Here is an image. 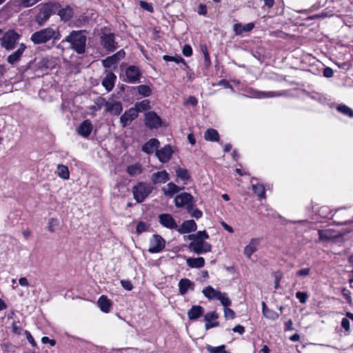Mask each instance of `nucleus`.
<instances>
[{"mask_svg":"<svg viewBox=\"0 0 353 353\" xmlns=\"http://www.w3.org/2000/svg\"><path fill=\"white\" fill-rule=\"evenodd\" d=\"M61 34L57 28L48 27L34 32L30 37V41L34 44H43L50 40L57 41L61 39Z\"/></svg>","mask_w":353,"mask_h":353,"instance_id":"nucleus-1","label":"nucleus"},{"mask_svg":"<svg viewBox=\"0 0 353 353\" xmlns=\"http://www.w3.org/2000/svg\"><path fill=\"white\" fill-rule=\"evenodd\" d=\"M63 42L70 43L71 48L78 54L85 52L86 36L83 30H73L67 36Z\"/></svg>","mask_w":353,"mask_h":353,"instance_id":"nucleus-2","label":"nucleus"},{"mask_svg":"<svg viewBox=\"0 0 353 353\" xmlns=\"http://www.w3.org/2000/svg\"><path fill=\"white\" fill-rule=\"evenodd\" d=\"M59 8V3L58 2H48L43 4L35 17V22L39 26L45 25L50 16L57 12Z\"/></svg>","mask_w":353,"mask_h":353,"instance_id":"nucleus-3","label":"nucleus"},{"mask_svg":"<svg viewBox=\"0 0 353 353\" xmlns=\"http://www.w3.org/2000/svg\"><path fill=\"white\" fill-rule=\"evenodd\" d=\"M21 35L14 30L6 32L1 38V46L6 50H12L17 46Z\"/></svg>","mask_w":353,"mask_h":353,"instance_id":"nucleus-4","label":"nucleus"},{"mask_svg":"<svg viewBox=\"0 0 353 353\" xmlns=\"http://www.w3.org/2000/svg\"><path fill=\"white\" fill-rule=\"evenodd\" d=\"M152 187L145 183H139L132 188L133 197L137 203H142L152 192Z\"/></svg>","mask_w":353,"mask_h":353,"instance_id":"nucleus-5","label":"nucleus"},{"mask_svg":"<svg viewBox=\"0 0 353 353\" xmlns=\"http://www.w3.org/2000/svg\"><path fill=\"white\" fill-rule=\"evenodd\" d=\"M176 208H185L188 212L192 210V205H194V197L188 192H183L176 195L174 200Z\"/></svg>","mask_w":353,"mask_h":353,"instance_id":"nucleus-6","label":"nucleus"},{"mask_svg":"<svg viewBox=\"0 0 353 353\" xmlns=\"http://www.w3.org/2000/svg\"><path fill=\"white\" fill-rule=\"evenodd\" d=\"M208 238H204L203 235H199L194 242H191L189 248L191 251L196 254L206 253L211 251L212 246L204 240Z\"/></svg>","mask_w":353,"mask_h":353,"instance_id":"nucleus-7","label":"nucleus"},{"mask_svg":"<svg viewBox=\"0 0 353 353\" xmlns=\"http://www.w3.org/2000/svg\"><path fill=\"white\" fill-rule=\"evenodd\" d=\"M165 246V241L159 234H153L150 239V246L148 252L150 253H159L161 252Z\"/></svg>","mask_w":353,"mask_h":353,"instance_id":"nucleus-8","label":"nucleus"},{"mask_svg":"<svg viewBox=\"0 0 353 353\" xmlns=\"http://www.w3.org/2000/svg\"><path fill=\"white\" fill-rule=\"evenodd\" d=\"M145 125L150 129H157L162 125L161 119L153 111L145 114Z\"/></svg>","mask_w":353,"mask_h":353,"instance_id":"nucleus-9","label":"nucleus"},{"mask_svg":"<svg viewBox=\"0 0 353 353\" xmlns=\"http://www.w3.org/2000/svg\"><path fill=\"white\" fill-rule=\"evenodd\" d=\"M141 72L139 69L134 65H130L125 70V81L130 83H136L139 81Z\"/></svg>","mask_w":353,"mask_h":353,"instance_id":"nucleus-10","label":"nucleus"},{"mask_svg":"<svg viewBox=\"0 0 353 353\" xmlns=\"http://www.w3.org/2000/svg\"><path fill=\"white\" fill-rule=\"evenodd\" d=\"M105 107L107 112L116 116L119 115L123 110L121 103L113 99L109 101L105 99Z\"/></svg>","mask_w":353,"mask_h":353,"instance_id":"nucleus-11","label":"nucleus"},{"mask_svg":"<svg viewBox=\"0 0 353 353\" xmlns=\"http://www.w3.org/2000/svg\"><path fill=\"white\" fill-rule=\"evenodd\" d=\"M159 221L161 225L166 228L177 230L178 225L174 219L170 214L165 213L160 214L159 216Z\"/></svg>","mask_w":353,"mask_h":353,"instance_id":"nucleus-12","label":"nucleus"},{"mask_svg":"<svg viewBox=\"0 0 353 353\" xmlns=\"http://www.w3.org/2000/svg\"><path fill=\"white\" fill-rule=\"evenodd\" d=\"M138 113L137 110L131 108L126 110L120 117V123L123 128L127 127L130 123L137 119Z\"/></svg>","mask_w":353,"mask_h":353,"instance_id":"nucleus-13","label":"nucleus"},{"mask_svg":"<svg viewBox=\"0 0 353 353\" xmlns=\"http://www.w3.org/2000/svg\"><path fill=\"white\" fill-rule=\"evenodd\" d=\"M101 44L104 48L110 52L114 51L117 48L114 34H103L101 37Z\"/></svg>","mask_w":353,"mask_h":353,"instance_id":"nucleus-14","label":"nucleus"},{"mask_svg":"<svg viewBox=\"0 0 353 353\" xmlns=\"http://www.w3.org/2000/svg\"><path fill=\"white\" fill-rule=\"evenodd\" d=\"M26 48L27 47L24 43L19 44V48L8 57L7 61L11 65H14L18 63Z\"/></svg>","mask_w":353,"mask_h":353,"instance_id":"nucleus-15","label":"nucleus"},{"mask_svg":"<svg viewBox=\"0 0 353 353\" xmlns=\"http://www.w3.org/2000/svg\"><path fill=\"white\" fill-rule=\"evenodd\" d=\"M260 244V239L258 238L252 239L249 243L244 248L243 254L248 258L250 259L252 254L258 250Z\"/></svg>","mask_w":353,"mask_h":353,"instance_id":"nucleus-16","label":"nucleus"},{"mask_svg":"<svg viewBox=\"0 0 353 353\" xmlns=\"http://www.w3.org/2000/svg\"><path fill=\"white\" fill-rule=\"evenodd\" d=\"M57 14L60 17L61 21L67 22L74 17V10L72 7L67 6L65 8H61L59 4V8L57 9Z\"/></svg>","mask_w":353,"mask_h":353,"instance_id":"nucleus-17","label":"nucleus"},{"mask_svg":"<svg viewBox=\"0 0 353 353\" xmlns=\"http://www.w3.org/2000/svg\"><path fill=\"white\" fill-rule=\"evenodd\" d=\"M172 150L170 145H167L164 146L162 149L156 151V156L159 159V160L162 163L168 162L172 155Z\"/></svg>","mask_w":353,"mask_h":353,"instance_id":"nucleus-18","label":"nucleus"},{"mask_svg":"<svg viewBox=\"0 0 353 353\" xmlns=\"http://www.w3.org/2000/svg\"><path fill=\"white\" fill-rule=\"evenodd\" d=\"M197 226L194 220H187L183 222L180 227L177 228V231L180 234H185L196 230Z\"/></svg>","mask_w":353,"mask_h":353,"instance_id":"nucleus-19","label":"nucleus"},{"mask_svg":"<svg viewBox=\"0 0 353 353\" xmlns=\"http://www.w3.org/2000/svg\"><path fill=\"white\" fill-rule=\"evenodd\" d=\"M169 180V174L165 170L154 172L151 176V181L154 184L165 183Z\"/></svg>","mask_w":353,"mask_h":353,"instance_id":"nucleus-20","label":"nucleus"},{"mask_svg":"<svg viewBox=\"0 0 353 353\" xmlns=\"http://www.w3.org/2000/svg\"><path fill=\"white\" fill-rule=\"evenodd\" d=\"M92 130V124L90 121H83L77 128V133L83 137H88Z\"/></svg>","mask_w":353,"mask_h":353,"instance_id":"nucleus-21","label":"nucleus"},{"mask_svg":"<svg viewBox=\"0 0 353 353\" xmlns=\"http://www.w3.org/2000/svg\"><path fill=\"white\" fill-rule=\"evenodd\" d=\"M184 187H179L175 183L170 182L162 188L163 194L170 198L172 197L176 193L183 190Z\"/></svg>","mask_w":353,"mask_h":353,"instance_id":"nucleus-22","label":"nucleus"},{"mask_svg":"<svg viewBox=\"0 0 353 353\" xmlns=\"http://www.w3.org/2000/svg\"><path fill=\"white\" fill-rule=\"evenodd\" d=\"M112 305V301L105 295H101L97 301L98 307L104 313L110 312Z\"/></svg>","mask_w":353,"mask_h":353,"instance_id":"nucleus-23","label":"nucleus"},{"mask_svg":"<svg viewBox=\"0 0 353 353\" xmlns=\"http://www.w3.org/2000/svg\"><path fill=\"white\" fill-rule=\"evenodd\" d=\"M194 283L188 279H182L179 282V290L181 294L184 295L190 290H194Z\"/></svg>","mask_w":353,"mask_h":353,"instance_id":"nucleus-24","label":"nucleus"},{"mask_svg":"<svg viewBox=\"0 0 353 353\" xmlns=\"http://www.w3.org/2000/svg\"><path fill=\"white\" fill-rule=\"evenodd\" d=\"M160 143L157 139H151L142 146V151L147 154H152L159 147Z\"/></svg>","mask_w":353,"mask_h":353,"instance_id":"nucleus-25","label":"nucleus"},{"mask_svg":"<svg viewBox=\"0 0 353 353\" xmlns=\"http://www.w3.org/2000/svg\"><path fill=\"white\" fill-rule=\"evenodd\" d=\"M115 80H116L115 74L112 72H109L106 74L105 77L103 79V80L102 81V85L105 87V90L108 92H110L114 88Z\"/></svg>","mask_w":353,"mask_h":353,"instance_id":"nucleus-26","label":"nucleus"},{"mask_svg":"<svg viewBox=\"0 0 353 353\" xmlns=\"http://www.w3.org/2000/svg\"><path fill=\"white\" fill-rule=\"evenodd\" d=\"M204 309L200 305H193L188 312L190 320H196L203 315Z\"/></svg>","mask_w":353,"mask_h":353,"instance_id":"nucleus-27","label":"nucleus"},{"mask_svg":"<svg viewBox=\"0 0 353 353\" xmlns=\"http://www.w3.org/2000/svg\"><path fill=\"white\" fill-rule=\"evenodd\" d=\"M254 27V24L253 23H248L245 26L241 25V23H236L233 26V30L236 34H241L244 32H250Z\"/></svg>","mask_w":353,"mask_h":353,"instance_id":"nucleus-28","label":"nucleus"},{"mask_svg":"<svg viewBox=\"0 0 353 353\" xmlns=\"http://www.w3.org/2000/svg\"><path fill=\"white\" fill-rule=\"evenodd\" d=\"M187 265L192 268H200L203 267L205 260L203 257L188 258L186 261Z\"/></svg>","mask_w":353,"mask_h":353,"instance_id":"nucleus-29","label":"nucleus"},{"mask_svg":"<svg viewBox=\"0 0 353 353\" xmlns=\"http://www.w3.org/2000/svg\"><path fill=\"white\" fill-rule=\"evenodd\" d=\"M220 291L215 290L211 285H208L203 289L202 293L208 300H215Z\"/></svg>","mask_w":353,"mask_h":353,"instance_id":"nucleus-30","label":"nucleus"},{"mask_svg":"<svg viewBox=\"0 0 353 353\" xmlns=\"http://www.w3.org/2000/svg\"><path fill=\"white\" fill-rule=\"evenodd\" d=\"M262 312L264 316L268 319L276 320L279 316L277 312L269 309L264 302H262Z\"/></svg>","mask_w":353,"mask_h":353,"instance_id":"nucleus-31","label":"nucleus"},{"mask_svg":"<svg viewBox=\"0 0 353 353\" xmlns=\"http://www.w3.org/2000/svg\"><path fill=\"white\" fill-rule=\"evenodd\" d=\"M204 139L206 141L212 142L219 141V134L217 130L212 128H209L204 133Z\"/></svg>","mask_w":353,"mask_h":353,"instance_id":"nucleus-32","label":"nucleus"},{"mask_svg":"<svg viewBox=\"0 0 353 353\" xmlns=\"http://www.w3.org/2000/svg\"><path fill=\"white\" fill-rule=\"evenodd\" d=\"M126 172L130 176H134L140 174L143 172V168L140 163H137L128 165Z\"/></svg>","mask_w":353,"mask_h":353,"instance_id":"nucleus-33","label":"nucleus"},{"mask_svg":"<svg viewBox=\"0 0 353 353\" xmlns=\"http://www.w3.org/2000/svg\"><path fill=\"white\" fill-rule=\"evenodd\" d=\"M215 300L219 301L223 307H229L232 304V301L229 299L227 293L221 292V291L219 292V295L216 296Z\"/></svg>","mask_w":353,"mask_h":353,"instance_id":"nucleus-34","label":"nucleus"},{"mask_svg":"<svg viewBox=\"0 0 353 353\" xmlns=\"http://www.w3.org/2000/svg\"><path fill=\"white\" fill-rule=\"evenodd\" d=\"M57 175L63 179H68L70 177V172L68 167L63 164L58 165Z\"/></svg>","mask_w":353,"mask_h":353,"instance_id":"nucleus-35","label":"nucleus"},{"mask_svg":"<svg viewBox=\"0 0 353 353\" xmlns=\"http://www.w3.org/2000/svg\"><path fill=\"white\" fill-rule=\"evenodd\" d=\"M177 177L180 178L181 180L185 181L188 180L190 177L188 170L185 168H182L181 167H175L174 168Z\"/></svg>","mask_w":353,"mask_h":353,"instance_id":"nucleus-36","label":"nucleus"},{"mask_svg":"<svg viewBox=\"0 0 353 353\" xmlns=\"http://www.w3.org/2000/svg\"><path fill=\"white\" fill-rule=\"evenodd\" d=\"M150 101L148 99L143 100L140 102H138L135 104L133 108L137 110V112H143L150 108Z\"/></svg>","mask_w":353,"mask_h":353,"instance_id":"nucleus-37","label":"nucleus"},{"mask_svg":"<svg viewBox=\"0 0 353 353\" xmlns=\"http://www.w3.org/2000/svg\"><path fill=\"white\" fill-rule=\"evenodd\" d=\"M336 110L344 115L353 117V110L346 105L340 104L336 107Z\"/></svg>","mask_w":353,"mask_h":353,"instance_id":"nucleus-38","label":"nucleus"},{"mask_svg":"<svg viewBox=\"0 0 353 353\" xmlns=\"http://www.w3.org/2000/svg\"><path fill=\"white\" fill-rule=\"evenodd\" d=\"M41 1L42 0H18V6L21 8H28Z\"/></svg>","mask_w":353,"mask_h":353,"instance_id":"nucleus-39","label":"nucleus"},{"mask_svg":"<svg viewBox=\"0 0 353 353\" xmlns=\"http://www.w3.org/2000/svg\"><path fill=\"white\" fill-rule=\"evenodd\" d=\"M252 190L260 198L264 199L265 197V188L261 184L252 185Z\"/></svg>","mask_w":353,"mask_h":353,"instance_id":"nucleus-40","label":"nucleus"},{"mask_svg":"<svg viewBox=\"0 0 353 353\" xmlns=\"http://www.w3.org/2000/svg\"><path fill=\"white\" fill-rule=\"evenodd\" d=\"M137 92L143 97H149L152 94L151 88L147 85H141L137 87Z\"/></svg>","mask_w":353,"mask_h":353,"instance_id":"nucleus-41","label":"nucleus"},{"mask_svg":"<svg viewBox=\"0 0 353 353\" xmlns=\"http://www.w3.org/2000/svg\"><path fill=\"white\" fill-rule=\"evenodd\" d=\"M103 106H105V99L99 97L95 101V104L90 106L89 109L92 112L100 110Z\"/></svg>","mask_w":353,"mask_h":353,"instance_id":"nucleus-42","label":"nucleus"},{"mask_svg":"<svg viewBox=\"0 0 353 353\" xmlns=\"http://www.w3.org/2000/svg\"><path fill=\"white\" fill-rule=\"evenodd\" d=\"M117 62L118 61L117 60L116 57L114 55L108 57L106 59L102 61L103 65L105 68H110L113 65L117 64Z\"/></svg>","mask_w":353,"mask_h":353,"instance_id":"nucleus-43","label":"nucleus"},{"mask_svg":"<svg viewBox=\"0 0 353 353\" xmlns=\"http://www.w3.org/2000/svg\"><path fill=\"white\" fill-rule=\"evenodd\" d=\"M163 59L165 61H174L177 63H182L184 65H185V60L180 56L172 57V56H169V55H164L163 57Z\"/></svg>","mask_w":353,"mask_h":353,"instance_id":"nucleus-44","label":"nucleus"},{"mask_svg":"<svg viewBox=\"0 0 353 353\" xmlns=\"http://www.w3.org/2000/svg\"><path fill=\"white\" fill-rule=\"evenodd\" d=\"M319 241H325L331 238V232L328 230H320L318 232Z\"/></svg>","mask_w":353,"mask_h":353,"instance_id":"nucleus-45","label":"nucleus"},{"mask_svg":"<svg viewBox=\"0 0 353 353\" xmlns=\"http://www.w3.org/2000/svg\"><path fill=\"white\" fill-rule=\"evenodd\" d=\"M58 225H59V221L57 219L50 218L48 222V226H47L48 230L50 232H54L56 230Z\"/></svg>","mask_w":353,"mask_h":353,"instance_id":"nucleus-46","label":"nucleus"},{"mask_svg":"<svg viewBox=\"0 0 353 353\" xmlns=\"http://www.w3.org/2000/svg\"><path fill=\"white\" fill-rule=\"evenodd\" d=\"M148 229H149V225L148 224H146L144 222L140 221L138 223V224L137 225L136 231L138 234H141L143 232L148 231Z\"/></svg>","mask_w":353,"mask_h":353,"instance_id":"nucleus-47","label":"nucleus"},{"mask_svg":"<svg viewBox=\"0 0 353 353\" xmlns=\"http://www.w3.org/2000/svg\"><path fill=\"white\" fill-rule=\"evenodd\" d=\"M203 235V236L204 238H209V235L204 230V231H199L198 232H196V234H190L187 236V238L189 239V240H191L192 242H194L195 241V239H196V238L198 237L199 235Z\"/></svg>","mask_w":353,"mask_h":353,"instance_id":"nucleus-48","label":"nucleus"},{"mask_svg":"<svg viewBox=\"0 0 353 353\" xmlns=\"http://www.w3.org/2000/svg\"><path fill=\"white\" fill-rule=\"evenodd\" d=\"M296 297L301 303L304 304L307 300L308 294L306 292L299 291L296 293Z\"/></svg>","mask_w":353,"mask_h":353,"instance_id":"nucleus-49","label":"nucleus"},{"mask_svg":"<svg viewBox=\"0 0 353 353\" xmlns=\"http://www.w3.org/2000/svg\"><path fill=\"white\" fill-rule=\"evenodd\" d=\"M218 318V314L215 311L208 312L204 316V320L206 322L212 321V320H215Z\"/></svg>","mask_w":353,"mask_h":353,"instance_id":"nucleus-50","label":"nucleus"},{"mask_svg":"<svg viewBox=\"0 0 353 353\" xmlns=\"http://www.w3.org/2000/svg\"><path fill=\"white\" fill-rule=\"evenodd\" d=\"M224 316L226 319H233L235 317L234 312L228 307H224Z\"/></svg>","mask_w":353,"mask_h":353,"instance_id":"nucleus-51","label":"nucleus"},{"mask_svg":"<svg viewBox=\"0 0 353 353\" xmlns=\"http://www.w3.org/2000/svg\"><path fill=\"white\" fill-rule=\"evenodd\" d=\"M192 217H194L195 219H199L202 216V212L199 210L198 208H194V205H192V210H191V212H189Z\"/></svg>","mask_w":353,"mask_h":353,"instance_id":"nucleus-52","label":"nucleus"},{"mask_svg":"<svg viewBox=\"0 0 353 353\" xmlns=\"http://www.w3.org/2000/svg\"><path fill=\"white\" fill-rule=\"evenodd\" d=\"M121 284L122 287L126 290L130 291L133 288V285L130 281L122 280L121 281Z\"/></svg>","mask_w":353,"mask_h":353,"instance_id":"nucleus-53","label":"nucleus"},{"mask_svg":"<svg viewBox=\"0 0 353 353\" xmlns=\"http://www.w3.org/2000/svg\"><path fill=\"white\" fill-rule=\"evenodd\" d=\"M183 54L185 57H190L192 54V49L190 46L185 45L183 48Z\"/></svg>","mask_w":353,"mask_h":353,"instance_id":"nucleus-54","label":"nucleus"},{"mask_svg":"<svg viewBox=\"0 0 353 353\" xmlns=\"http://www.w3.org/2000/svg\"><path fill=\"white\" fill-rule=\"evenodd\" d=\"M341 326L345 330V331L349 332L350 330L349 319L347 318H343L341 321Z\"/></svg>","mask_w":353,"mask_h":353,"instance_id":"nucleus-55","label":"nucleus"},{"mask_svg":"<svg viewBox=\"0 0 353 353\" xmlns=\"http://www.w3.org/2000/svg\"><path fill=\"white\" fill-rule=\"evenodd\" d=\"M310 268H303L298 270L296 272V275L299 276H305L310 274Z\"/></svg>","mask_w":353,"mask_h":353,"instance_id":"nucleus-56","label":"nucleus"},{"mask_svg":"<svg viewBox=\"0 0 353 353\" xmlns=\"http://www.w3.org/2000/svg\"><path fill=\"white\" fill-rule=\"evenodd\" d=\"M25 334L26 336V339L28 341V342L33 346V347H35L37 345V343L34 339V338L32 337V336L31 335V334L28 332V331H26L25 332Z\"/></svg>","mask_w":353,"mask_h":353,"instance_id":"nucleus-57","label":"nucleus"},{"mask_svg":"<svg viewBox=\"0 0 353 353\" xmlns=\"http://www.w3.org/2000/svg\"><path fill=\"white\" fill-rule=\"evenodd\" d=\"M140 6L142 8H143L148 11L152 12V6L150 3H148L143 1H141Z\"/></svg>","mask_w":353,"mask_h":353,"instance_id":"nucleus-58","label":"nucleus"},{"mask_svg":"<svg viewBox=\"0 0 353 353\" xmlns=\"http://www.w3.org/2000/svg\"><path fill=\"white\" fill-rule=\"evenodd\" d=\"M333 70L331 68L327 67L323 70V75L325 77H332L333 76Z\"/></svg>","mask_w":353,"mask_h":353,"instance_id":"nucleus-59","label":"nucleus"},{"mask_svg":"<svg viewBox=\"0 0 353 353\" xmlns=\"http://www.w3.org/2000/svg\"><path fill=\"white\" fill-rule=\"evenodd\" d=\"M198 13L201 15H205L207 13V8L204 4H200L198 8Z\"/></svg>","mask_w":353,"mask_h":353,"instance_id":"nucleus-60","label":"nucleus"},{"mask_svg":"<svg viewBox=\"0 0 353 353\" xmlns=\"http://www.w3.org/2000/svg\"><path fill=\"white\" fill-rule=\"evenodd\" d=\"M41 342H42L43 343H45V344H46V343H49L51 345V346H54V345H55V344H56V342H55V341H54V340H53V339H49L48 337H47V336H43V337H42V339H41Z\"/></svg>","mask_w":353,"mask_h":353,"instance_id":"nucleus-61","label":"nucleus"},{"mask_svg":"<svg viewBox=\"0 0 353 353\" xmlns=\"http://www.w3.org/2000/svg\"><path fill=\"white\" fill-rule=\"evenodd\" d=\"M232 330L234 332H238L240 334H243L245 332V328L241 325H237L232 329Z\"/></svg>","mask_w":353,"mask_h":353,"instance_id":"nucleus-62","label":"nucleus"},{"mask_svg":"<svg viewBox=\"0 0 353 353\" xmlns=\"http://www.w3.org/2000/svg\"><path fill=\"white\" fill-rule=\"evenodd\" d=\"M197 103H198L197 99H196V97H194L193 96L189 97L186 101L187 104H191L192 105H194V106L196 105L197 104Z\"/></svg>","mask_w":353,"mask_h":353,"instance_id":"nucleus-63","label":"nucleus"},{"mask_svg":"<svg viewBox=\"0 0 353 353\" xmlns=\"http://www.w3.org/2000/svg\"><path fill=\"white\" fill-rule=\"evenodd\" d=\"M125 52L123 50H121L118 51L117 53L114 54L113 55L116 57L117 60L119 61L125 57Z\"/></svg>","mask_w":353,"mask_h":353,"instance_id":"nucleus-64","label":"nucleus"}]
</instances>
